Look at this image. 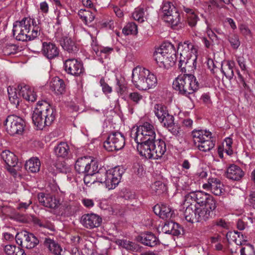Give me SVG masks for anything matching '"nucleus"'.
<instances>
[{
  "label": "nucleus",
  "mask_w": 255,
  "mask_h": 255,
  "mask_svg": "<svg viewBox=\"0 0 255 255\" xmlns=\"http://www.w3.org/2000/svg\"><path fill=\"white\" fill-rule=\"evenodd\" d=\"M180 53L178 67L184 74H192L196 67L197 48L189 41L178 44Z\"/></svg>",
  "instance_id": "obj_1"
},
{
  "label": "nucleus",
  "mask_w": 255,
  "mask_h": 255,
  "mask_svg": "<svg viewBox=\"0 0 255 255\" xmlns=\"http://www.w3.org/2000/svg\"><path fill=\"white\" fill-rule=\"evenodd\" d=\"M41 28L34 19L24 17L13 23V35L19 41H27L34 39L40 34Z\"/></svg>",
  "instance_id": "obj_2"
},
{
  "label": "nucleus",
  "mask_w": 255,
  "mask_h": 255,
  "mask_svg": "<svg viewBox=\"0 0 255 255\" xmlns=\"http://www.w3.org/2000/svg\"><path fill=\"white\" fill-rule=\"evenodd\" d=\"M55 119V110L45 102L37 103L33 111L32 120L33 124L39 129L49 126Z\"/></svg>",
  "instance_id": "obj_3"
},
{
  "label": "nucleus",
  "mask_w": 255,
  "mask_h": 255,
  "mask_svg": "<svg viewBox=\"0 0 255 255\" xmlns=\"http://www.w3.org/2000/svg\"><path fill=\"white\" fill-rule=\"evenodd\" d=\"M132 82L139 90H146L155 87L157 79L148 70L137 67L132 70Z\"/></svg>",
  "instance_id": "obj_4"
},
{
  "label": "nucleus",
  "mask_w": 255,
  "mask_h": 255,
  "mask_svg": "<svg viewBox=\"0 0 255 255\" xmlns=\"http://www.w3.org/2000/svg\"><path fill=\"white\" fill-rule=\"evenodd\" d=\"M199 85L195 77L190 73L178 76L173 81L172 86L180 94L187 96L196 91Z\"/></svg>",
  "instance_id": "obj_5"
},
{
  "label": "nucleus",
  "mask_w": 255,
  "mask_h": 255,
  "mask_svg": "<svg viewBox=\"0 0 255 255\" xmlns=\"http://www.w3.org/2000/svg\"><path fill=\"white\" fill-rule=\"evenodd\" d=\"M123 173V170L118 166L108 170L101 168L97 172L96 179L98 182L105 184L108 189H113L120 183Z\"/></svg>",
  "instance_id": "obj_6"
},
{
  "label": "nucleus",
  "mask_w": 255,
  "mask_h": 255,
  "mask_svg": "<svg viewBox=\"0 0 255 255\" xmlns=\"http://www.w3.org/2000/svg\"><path fill=\"white\" fill-rule=\"evenodd\" d=\"M137 151L139 154L148 159H158L162 156L166 151L164 140L155 139L148 143L138 146Z\"/></svg>",
  "instance_id": "obj_7"
},
{
  "label": "nucleus",
  "mask_w": 255,
  "mask_h": 255,
  "mask_svg": "<svg viewBox=\"0 0 255 255\" xmlns=\"http://www.w3.org/2000/svg\"><path fill=\"white\" fill-rule=\"evenodd\" d=\"M155 135L153 126L147 122L140 125L135 129H132L130 131V137L135 142L137 149L138 146L153 140Z\"/></svg>",
  "instance_id": "obj_8"
},
{
  "label": "nucleus",
  "mask_w": 255,
  "mask_h": 255,
  "mask_svg": "<svg viewBox=\"0 0 255 255\" xmlns=\"http://www.w3.org/2000/svg\"><path fill=\"white\" fill-rule=\"evenodd\" d=\"M192 135L195 146L200 151H209L215 146V141L212 136V133L206 130H194Z\"/></svg>",
  "instance_id": "obj_9"
},
{
  "label": "nucleus",
  "mask_w": 255,
  "mask_h": 255,
  "mask_svg": "<svg viewBox=\"0 0 255 255\" xmlns=\"http://www.w3.org/2000/svg\"><path fill=\"white\" fill-rule=\"evenodd\" d=\"M161 11L163 13L162 16L163 20L170 24L173 28H179L182 27L179 12L172 2L163 1Z\"/></svg>",
  "instance_id": "obj_10"
},
{
  "label": "nucleus",
  "mask_w": 255,
  "mask_h": 255,
  "mask_svg": "<svg viewBox=\"0 0 255 255\" xmlns=\"http://www.w3.org/2000/svg\"><path fill=\"white\" fill-rule=\"evenodd\" d=\"M185 202L188 204H198L200 207L206 206L208 203H216L214 198L211 195L203 191L191 192L185 197Z\"/></svg>",
  "instance_id": "obj_11"
},
{
  "label": "nucleus",
  "mask_w": 255,
  "mask_h": 255,
  "mask_svg": "<svg viewBox=\"0 0 255 255\" xmlns=\"http://www.w3.org/2000/svg\"><path fill=\"white\" fill-rule=\"evenodd\" d=\"M6 130L9 134H21L25 128V123L20 117L15 115L7 116L4 122Z\"/></svg>",
  "instance_id": "obj_12"
},
{
  "label": "nucleus",
  "mask_w": 255,
  "mask_h": 255,
  "mask_svg": "<svg viewBox=\"0 0 255 255\" xmlns=\"http://www.w3.org/2000/svg\"><path fill=\"white\" fill-rule=\"evenodd\" d=\"M125 145V138L120 132H113L109 134L104 143V147L109 151L119 150Z\"/></svg>",
  "instance_id": "obj_13"
},
{
  "label": "nucleus",
  "mask_w": 255,
  "mask_h": 255,
  "mask_svg": "<svg viewBox=\"0 0 255 255\" xmlns=\"http://www.w3.org/2000/svg\"><path fill=\"white\" fill-rule=\"evenodd\" d=\"M97 162L91 159L90 157H83L78 159L75 163V170L79 173L86 174L92 173L98 170Z\"/></svg>",
  "instance_id": "obj_14"
},
{
  "label": "nucleus",
  "mask_w": 255,
  "mask_h": 255,
  "mask_svg": "<svg viewBox=\"0 0 255 255\" xmlns=\"http://www.w3.org/2000/svg\"><path fill=\"white\" fill-rule=\"evenodd\" d=\"M16 243L22 248L32 249L39 243L38 239L32 233L22 231L15 236Z\"/></svg>",
  "instance_id": "obj_15"
},
{
  "label": "nucleus",
  "mask_w": 255,
  "mask_h": 255,
  "mask_svg": "<svg viewBox=\"0 0 255 255\" xmlns=\"http://www.w3.org/2000/svg\"><path fill=\"white\" fill-rule=\"evenodd\" d=\"M217 203H208L204 207H197V222L206 221L215 215Z\"/></svg>",
  "instance_id": "obj_16"
},
{
  "label": "nucleus",
  "mask_w": 255,
  "mask_h": 255,
  "mask_svg": "<svg viewBox=\"0 0 255 255\" xmlns=\"http://www.w3.org/2000/svg\"><path fill=\"white\" fill-rule=\"evenodd\" d=\"M65 71L69 74L78 76L84 72L82 63L75 58L68 59L64 63Z\"/></svg>",
  "instance_id": "obj_17"
},
{
  "label": "nucleus",
  "mask_w": 255,
  "mask_h": 255,
  "mask_svg": "<svg viewBox=\"0 0 255 255\" xmlns=\"http://www.w3.org/2000/svg\"><path fill=\"white\" fill-rule=\"evenodd\" d=\"M224 185L219 179L210 177L208 182L203 185V188L210 191L216 196H220L224 191Z\"/></svg>",
  "instance_id": "obj_18"
},
{
  "label": "nucleus",
  "mask_w": 255,
  "mask_h": 255,
  "mask_svg": "<svg viewBox=\"0 0 255 255\" xmlns=\"http://www.w3.org/2000/svg\"><path fill=\"white\" fill-rule=\"evenodd\" d=\"M102 221V219L99 215L93 213L84 214L81 218V224L89 229L99 227Z\"/></svg>",
  "instance_id": "obj_19"
},
{
  "label": "nucleus",
  "mask_w": 255,
  "mask_h": 255,
  "mask_svg": "<svg viewBox=\"0 0 255 255\" xmlns=\"http://www.w3.org/2000/svg\"><path fill=\"white\" fill-rule=\"evenodd\" d=\"M39 203L42 206L51 208L55 209L60 205L59 201L55 196L50 194H46L43 192L38 193L37 195Z\"/></svg>",
  "instance_id": "obj_20"
},
{
  "label": "nucleus",
  "mask_w": 255,
  "mask_h": 255,
  "mask_svg": "<svg viewBox=\"0 0 255 255\" xmlns=\"http://www.w3.org/2000/svg\"><path fill=\"white\" fill-rule=\"evenodd\" d=\"M41 52L48 59H54L59 56L60 50L55 44L51 42H43Z\"/></svg>",
  "instance_id": "obj_21"
},
{
  "label": "nucleus",
  "mask_w": 255,
  "mask_h": 255,
  "mask_svg": "<svg viewBox=\"0 0 255 255\" xmlns=\"http://www.w3.org/2000/svg\"><path fill=\"white\" fill-rule=\"evenodd\" d=\"M155 214L163 219L170 218L172 217L174 211L166 204H157L153 207Z\"/></svg>",
  "instance_id": "obj_22"
},
{
  "label": "nucleus",
  "mask_w": 255,
  "mask_h": 255,
  "mask_svg": "<svg viewBox=\"0 0 255 255\" xmlns=\"http://www.w3.org/2000/svg\"><path fill=\"white\" fill-rule=\"evenodd\" d=\"M138 240L143 245L150 247H154L160 243L159 239L150 232L141 234L138 237Z\"/></svg>",
  "instance_id": "obj_23"
},
{
  "label": "nucleus",
  "mask_w": 255,
  "mask_h": 255,
  "mask_svg": "<svg viewBox=\"0 0 255 255\" xmlns=\"http://www.w3.org/2000/svg\"><path fill=\"white\" fill-rule=\"evenodd\" d=\"M18 95L22 97L24 99L31 102H34L36 99V95L32 88L29 86L24 84L18 85Z\"/></svg>",
  "instance_id": "obj_24"
},
{
  "label": "nucleus",
  "mask_w": 255,
  "mask_h": 255,
  "mask_svg": "<svg viewBox=\"0 0 255 255\" xmlns=\"http://www.w3.org/2000/svg\"><path fill=\"white\" fill-rule=\"evenodd\" d=\"M162 232L165 234L178 236L181 234L182 228L180 225L173 221H166L162 228Z\"/></svg>",
  "instance_id": "obj_25"
},
{
  "label": "nucleus",
  "mask_w": 255,
  "mask_h": 255,
  "mask_svg": "<svg viewBox=\"0 0 255 255\" xmlns=\"http://www.w3.org/2000/svg\"><path fill=\"white\" fill-rule=\"evenodd\" d=\"M226 177L233 180H239L244 176V172L238 166L233 164L229 166L226 171Z\"/></svg>",
  "instance_id": "obj_26"
},
{
  "label": "nucleus",
  "mask_w": 255,
  "mask_h": 255,
  "mask_svg": "<svg viewBox=\"0 0 255 255\" xmlns=\"http://www.w3.org/2000/svg\"><path fill=\"white\" fill-rule=\"evenodd\" d=\"M1 158L5 164L10 167H15L18 162V159L16 155L8 150H5L0 154Z\"/></svg>",
  "instance_id": "obj_27"
},
{
  "label": "nucleus",
  "mask_w": 255,
  "mask_h": 255,
  "mask_svg": "<svg viewBox=\"0 0 255 255\" xmlns=\"http://www.w3.org/2000/svg\"><path fill=\"white\" fill-rule=\"evenodd\" d=\"M60 43L63 49L69 53H75L78 50L76 43L70 38L62 37L60 41Z\"/></svg>",
  "instance_id": "obj_28"
},
{
  "label": "nucleus",
  "mask_w": 255,
  "mask_h": 255,
  "mask_svg": "<svg viewBox=\"0 0 255 255\" xmlns=\"http://www.w3.org/2000/svg\"><path fill=\"white\" fill-rule=\"evenodd\" d=\"M197 207L195 205L189 204L184 212L185 220L191 223L197 222Z\"/></svg>",
  "instance_id": "obj_29"
},
{
  "label": "nucleus",
  "mask_w": 255,
  "mask_h": 255,
  "mask_svg": "<svg viewBox=\"0 0 255 255\" xmlns=\"http://www.w3.org/2000/svg\"><path fill=\"white\" fill-rule=\"evenodd\" d=\"M160 52L157 48L153 54L154 59L159 66L165 67L166 65H171L172 63V60L169 57L165 56Z\"/></svg>",
  "instance_id": "obj_30"
},
{
  "label": "nucleus",
  "mask_w": 255,
  "mask_h": 255,
  "mask_svg": "<svg viewBox=\"0 0 255 255\" xmlns=\"http://www.w3.org/2000/svg\"><path fill=\"white\" fill-rule=\"evenodd\" d=\"M158 49L162 54L166 56L169 57L172 60V64L174 63V60L176 58V50L173 44L170 43H164Z\"/></svg>",
  "instance_id": "obj_31"
},
{
  "label": "nucleus",
  "mask_w": 255,
  "mask_h": 255,
  "mask_svg": "<svg viewBox=\"0 0 255 255\" xmlns=\"http://www.w3.org/2000/svg\"><path fill=\"white\" fill-rule=\"evenodd\" d=\"M51 89L57 94H62L65 89V85L63 80L58 77L53 78L50 83Z\"/></svg>",
  "instance_id": "obj_32"
},
{
  "label": "nucleus",
  "mask_w": 255,
  "mask_h": 255,
  "mask_svg": "<svg viewBox=\"0 0 255 255\" xmlns=\"http://www.w3.org/2000/svg\"><path fill=\"white\" fill-rule=\"evenodd\" d=\"M40 165L39 159L36 157H33L26 162L25 168L28 172L36 173L39 171Z\"/></svg>",
  "instance_id": "obj_33"
},
{
  "label": "nucleus",
  "mask_w": 255,
  "mask_h": 255,
  "mask_svg": "<svg viewBox=\"0 0 255 255\" xmlns=\"http://www.w3.org/2000/svg\"><path fill=\"white\" fill-rule=\"evenodd\" d=\"M115 243L128 251L137 252L140 249L138 245L127 240L118 239L116 241Z\"/></svg>",
  "instance_id": "obj_34"
},
{
  "label": "nucleus",
  "mask_w": 255,
  "mask_h": 255,
  "mask_svg": "<svg viewBox=\"0 0 255 255\" xmlns=\"http://www.w3.org/2000/svg\"><path fill=\"white\" fill-rule=\"evenodd\" d=\"M235 65V63L233 61H228L226 64H222L221 71L229 80H231L234 76L233 68Z\"/></svg>",
  "instance_id": "obj_35"
},
{
  "label": "nucleus",
  "mask_w": 255,
  "mask_h": 255,
  "mask_svg": "<svg viewBox=\"0 0 255 255\" xmlns=\"http://www.w3.org/2000/svg\"><path fill=\"white\" fill-rule=\"evenodd\" d=\"M44 244L49 251L55 255H60L62 251L61 246L55 241L50 239H46Z\"/></svg>",
  "instance_id": "obj_36"
},
{
  "label": "nucleus",
  "mask_w": 255,
  "mask_h": 255,
  "mask_svg": "<svg viewBox=\"0 0 255 255\" xmlns=\"http://www.w3.org/2000/svg\"><path fill=\"white\" fill-rule=\"evenodd\" d=\"M78 15L84 23L88 25L95 19V14L89 9H81L78 12Z\"/></svg>",
  "instance_id": "obj_37"
},
{
  "label": "nucleus",
  "mask_w": 255,
  "mask_h": 255,
  "mask_svg": "<svg viewBox=\"0 0 255 255\" xmlns=\"http://www.w3.org/2000/svg\"><path fill=\"white\" fill-rule=\"evenodd\" d=\"M174 117L172 115H170L169 113L165 116V117L162 118L159 121L164 125V127H167L169 128V130L171 132H173V134H177L178 131H177L176 129H174L173 126L174 125Z\"/></svg>",
  "instance_id": "obj_38"
},
{
  "label": "nucleus",
  "mask_w": 255,
  "mask_h": 255,
  "mask_svg": "<svg viewBox=\"0 0 255 255\" xmlns=\"http://www.w3.org/2000/svg\"><path fill=\"white\" fill-rule=\"evenodd\" d=\"M69 151L68 145L65 142H60L54 148L55 154L58 157L65 158L67 156Z\"/></svg>",
  "instance_id": "obj_39"
},
{
  "label": "nucleus",
  "mask_w": 255,
  "mask_h": 255,
  "mask_svg": "<svg viewBox=\"0 0 255 255\" xmlns=\"http://www.w3.org/2000/svg\"><path fill=\"white\" fill-rule=\"evenodd\" d=\"M154 113L159 120L163 118L168 113L166 106L161 104H156L154 107Z\"/></svg>",
  "instance_id": "obj_40"
},
{
  "label": "nucleus",
  "mask_w": 255,
  "mask_h": 255,
  "mask_svg": "<svg viewBox=\"0 0 255 255\" xmlns=\"http://www.w3.org/2000/svg\"><path fill=\"white\" fill-rule=\"evenodd\" d=\"M152 193L156 195H160L166 190V187L162 182L158 181L155 182L151 186Z\"/></svg>",
  "instance_id": "obj_41"
},
{
  "label": "nucleus",
  "mask_w": 255,
  "mask_h": 255,
  "mask_svg": "<svg viewBox=\"0 0 255 255\" xmlns=\"http://www.w3.org/2000/svg\"><path fill=\"white\" fill-rule=\"evenodd\" d=\"M7 92L10 102L16 107L19 104V99L16 93V89L9 87L7 88Z\"/></svg>",
  "instance_id": "obj_42"
},
{
  "label": "nucleus",
  "mask_w": 255,
  "mask_h": 255,
  "mask_svg": "<svg viewBox=\"0 0 255 255\" xmlns=\"http://www.w3.org/2000/svg\"><path fill=\"white\" fill-rule=\"evenodd\" d=\"M98 171L97 170L96 172H93L92 173H88L85 174L84 181L87 186H89L95 182H98L96 179V175Z\"/></svg>",
  "instance_id": "obj_43"
},
{
  "label": "nucleus",
  "mask_w": 255,
  "mask_h": 255,
  "mask_svg": "<svg viewBox=\"0 0 255 255\" xmlns=\"http://www.w3.org/2000/svg\"><path fill=\"white\" fill-rule=\"evenodd\" d=\"M123 32L126 35L135 34L137 32V25L133 22H129L123 28Z\"/></svg>",
  "instance_id": "obj_44"
},
{
  "label": "nucleus",
  "mask_w": 255,
  "mask_h": 255,
  "mask_svg": "<svg viewBox=\"0 0 255 255\" xmlns=\"http://www.w3.org/2000/svg\"><path fill=\"white\" fill-rule=\"evenodd\" d=\"M134 19L139 22H142L144 21V11L142 7L136 8L132 14Z\"/></svg>",
  "instance_id": "obj_45"
},
{
  "label": "nucleus",
  "mask_w": 255,
  "mask_h": 255,
  "mask_svg": "<svg viewBox=\"0 0 255 255\" xmlns=\"http://www.w3.org/2000/svg\"><path fill=\"white\" fill-rule=\"evenodd\" d=\"M18 51V47L16 45L13 44H6L2 49V52L5 55H10L17 53Z\"/></svg>",
  "instance_id": "obj_46"
},
{
  "label": "nucleus",
  "mask_w": 255,
  "mask_h": 255,
  "mask_svg": "<svg viewBox=\"0 0 255 255\" xmlns=\"http://www.w3.org/2000/svg\"><path fill=\"white\" fill-rule=\"evenodd\" d=\"M56 11L57 12V14L56 24L61 25L68 20V17L65 14L64 11L60 10H58L57 8L56 9Z\"/></svg>",
  "instance_id": "obj_47"
},
{
  "label": "nucleus",
  "mask_w": 255,
  "mask_h": 255,
  "mask_svg": "<svg viewBox=\"0 0 255 255\" xmlns=\"http://www.w3.org/2000/svg\"><path fill=\"white\" fill-rule=\"evenodd\" d=\"M241 255H255V250L253 245H246L240 251Z\"/></svg>",
  "instance_id": "obj_48"
},
{
  "label": "nucleus",
  "mask_w": 255,
  "mask_h": 255,
  "mask_svg": "<svg viewBox=\"0 0 255 255\" xmlns=\"http://www.w3.org/2000/svg\"><path fill=\"white\" fill-rule=\"evenodd\" d=\"M186 22L191 27H195L197 22L199 20L198 16L195 13L186 17Z\"/></svg>",
  "instance_id": "obj_49"
},
{
  "label": "nucleus",
  "mask_w": 255,
  "mask_h": 255,
  "mask_svg": "<svg viewBox=\"0 0 255 255\" xmlns=\"http://www.w3.org/2000/svg\"><path fill=\"white\" fill-rule=\"evenodd\" d=\"M229 41L234 49H237L240 45L239 38L237 35L231 34L229 37Z\"/></svg>",
  "instance_id": "obj_50"
},
{
  "label": "nucleus",
  "mask_w": 255,
  "mask_h": 255,
  "mask_svg": "<svg viewBox=\"0 0 255 255\" xmlns=\"http://www.w3.org/2000/svg\"><path fill=\"white\" fill-rule=\"evenodd\" d=\"M142 98V96L138 92L130 93L129 95L130 100L136 104H138Z\"/></svg>",
  "instance_id": "obj_51"
},
{
  "label": "nucleus",
  "mask_w": 255,
  "mask_h": 255,
  "mask_svg": "<svg viewBox=\"0 0 255 255\" xmlns=\"http://www.w3.org/2000/svg\"><path fill=\"white\" fill-rule=\"evenodd\" d=\"M238 235L239 239H235V242L237 245H242L248 241V237L245 235L238 232H235Z\"/></svg>",
  "instance_id": "obj_52"
},
{
  "label": "nucleus",
  "mask_w": 255,
  "mask_h": 255,
  "mask_svg": "<svg viewBox=\"0 0 255 255\" xmlns=\"http://www.w3.org/2000/svg\"><path fill=\"white\" fill-rule=\"evenodd\" d=\"M127 87L123 84L119 80L117 79L116 90L118 93L122 95L126 91Z\"/></svg>",
  "instance_id": "obj_53"
},
{
  "label": "nucleus",
  "mask_w": 255,
  "mask_h": 255,
  "mask_svg": "<svg viewBox=\"0 0 255 255\" xmlns=\"http://www.w3.org/2000/svg\"><path fill=\"white\" fill-rule=\"evenodd\" d=\"M101 86L102 87V91L105 94H110L112 91V88L111 87L109 86L104 80L101 79L100 80Z\"/></svg>",
  "instance_id": "obj_54"
},
{
  "label": "nucleus",
  "mask_w": 255,
  "mask_h": 255,
  "mask_svg": "<svg viewBox=\"0 0 255 255\" xmlns=\"http://www.w3.org/2000/svg\"><path fill=\"white\" fill-rule=\"evenodd\" d=\"M16 247L11 245H7L4 247V252L7 255H13Z\"/></svg>",
  "instance_id": "obj_55"
},
{
  "label": "nucleus",
  "mask_w": 255,
  "mask_h": 255,
  "mask_svg": "<svg viewBox=\"0 0 255 255\" xmlns=\"http://www.w3.org/2000/svg\"><path fill=\"white\" fill-rule=\"evenodd\" d=\"M215 225H216V226H217L218 227H221V228H223L224 229H227L228 228V223L224 220H223L222 219H220L217 220L215 222Z\"/></svg>",
  "instance_id": "obj_56"
},
{
  "label": "nucleus",
  "mask_w": 255,
  "mask_h": 255,
  "mask_svg": "<svg viewBox=\"0 0 255 255\" xmlns=\"http://www.w3.org/2000/svg\"><path fill=\"white\" fill-rule=\"evenodd\" d=\"M237 227L240 230H244L248 228V224L242 219H239L237 222Z\"/></svg>",
  "instance_id": "obj_57"
},
{
  "label": "nucleus",
  "mask_w": 255,
  "mask_h": 255,
  "mask_svg": "<svg viewBox=\"0 0 255 255\" xmlns=\"http://www.w3.org/2000/svg\"><path fill=\"white\" fill-rule=\"evenodd\" d=\"M237 62L242 70H245L246 69V61L243 57H238Z\"/></svg>",
  "instance_id": "obj_58"
},
{
  "label": "nucleus",
  "mask_w": 255,
  "mask_h": 255,
  "mask_svg": "<svg viewBox=\"0 0 255 255\" xmlns=\"http://www.w3.org/2000/svg\"><path fill=\"white\" fill-rule=\"evenodd\" d=\"M82 203L85 207L88 208L92 207L94 205L93 200L86 198L82 200Z\"/></svg>",
  "instance_id": "obj_59"
},
{
  "label": "nucleus",
  "mask_w": 255,
  "mask_h": 255,
  "mask_svg": "<svg viewBox=\"0 0 255 255\" xmlns=\"http://www.w3.org/2000/svg\"><path fill=\"white\" fill-rule=\"evenodd\" d=\"M40 9L44 13H47L49 10L48 4L46 1L40 3Z\"/></svg>",
  "instance_id": "obj_60"
},
{
  "label": "nucleus",
  "mask_w": 255,
  "mask_h": 255,
  "mask_svg": "<svg viewBox=\"0 0 255 255\" xmlns=\"http://www.w3.org/2000/svg\"><path fill=\"white\" fill-rule=\"evenodd\" d=\"M182 9L186 13L185 17L195 13L193 9L187 7L184 5L182 6Z\"/></svg>",
  "instance_id": "obj_61"
},
{
  "label": "nucleus",
  "mask_w": 255,
  "mask_h": 255,
  "mask_svg": "<svg viewBox=\"0 0 255 255\" xmlns=\"http://www.w3.org/2000/svg\"><path fill=\"white\" fill-rule=\"evenodd\" d=\"M124 198L126 200H131L134 199L135 195L132 192L127 191L124 194Z\"/></svg>",
  "instance_id": "obj_62"
},
{
  "label": "nucleus",
  "mask_w": 255,
  "mask_h": 255,
  "mask_svg": "<svg viewBox=\"0 0 255 255\" xmlns=\"http://www.w3.org/2000/svg\"><path fill=\"white\" fill-rule=\"evenodd\" d=\"M208 35L213 42L217 43L218 37L215 33H214L212 31H209L208 32Z\"/></svg>",
  "instance_id": "obj_63"
},
{
  "label": "nucleus",
  "mask_w": 255,
  "mask_h": 255,
  "mask_svg": "<svg viewBox=\"0 0 255 255\" xmlns=\"http://www.w3.org/2000/svg\"><path fill=\"white\" fill-rule=\"evenodd\" d=\"M32 203L31 201H29L28 203L21 202L19 204L17 209L19 210H25L28 208L29 205Z\"/></svg>",
  "instance_id": "obj_64"
}]
</instances>
